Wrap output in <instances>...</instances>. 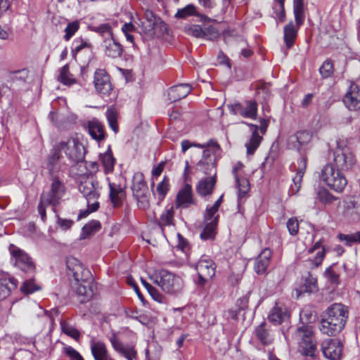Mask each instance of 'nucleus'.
Wrapping results in <instances>:
<instances>
[{
    "label": "nucleus",
    "instance_id": "obj_1",
    "mask_svg": "<svg viewBox=\"0 0 360 360\" xmlns=\"http://www.w3.org/2000/svg\"><path fill=\"white\" fill-rule=\"evenodd\" d=\"M51 181L50 191L41 195L38 205V212L44 222L46 219V207L52 206L53 211L56 212V207L60 203L65 192L64 184L59 180L58 176L51 177Z\"/></svg>",
    "mask_w": 360,
    "mask_h": 360
},
{
    "label": "nucleus",
    "instance_id": "obj_2",
    "mask_svg": "<svg viewBox=\"0 0 360 360\" xmlns=\"http://www.w3.org/2000/svg\"><path fill=\"white\" fill-rule=\"evenodd\" d=\"M294 335L297 341L301 354L306 356L315 358L318 350L313 327L307 325L297 328Z\"/></svg>",
    "mask_w": 360,
    "mask_h": 360
},
{
    "label": "nucleus",
    "instance_id": "obj_3",
    "mask_svg": "<svg viewBox=\"0 0 360 360\" xmlns=\"http://www.w3.org/2000/svg\"><path fill=\"white\" fill-rule=\"evenodd\" d=\"M155 277V283L167 294L177 295L183 290L184 281L178 275L161 269L156 272Z\"/></svg>",
    "mask_w": 360,
    "mask_h": 360
},
{
    "label": "nucleus",
    "instance_id": "obj_4",
    "mask_svg": "<svg viewBox=\"0 0 360 360\" xmlns=\"http://www.w3.org/2000/svg\"><path fill=\"white\" fill-rule=\"evenodd\" d=\"M220 146L211 139L207 142V148L203 150L202 159L198 163V169L206 175L216 174V162L220 153Z\"/></svg>",
    "mask_w": 360,
    "mask_h": 360
},
{
    "label": "nucleus",
    "instance_id": "obj_5",
    "mask_svg": "<svg viewBox=\"0 0 360 360\" xmlns=\"http://www.w3.org/2000/svg\"><path fill=\"white\" fill-rule=\"evenodd\" d=\"M340 170L332 164L326 165L321 169V179L332 190L341 193L347 184V180Z\"/></svg>",
    "mask_w": 360,
    "mask_h": 360
},
{
    "label": "nucleus",
    "instance_id": "obj_6",
    "mask_svg": "<svg viewBox=\"0 0 360 360\" xmlns=\"http://www.w3.org/2000/svg\"><path fill=\"white\" fill-rule=\"evenodd\" d=\"M60 153L63 151L67 158L72 162H82L85 158V148L77 136L70 137L55 144Z\"/></svg>",
    "mask_w": 360,
    "mask_h": 360
},
{
    "label": "nucleus",
    "instance_id": "obj_7",
    "mask_svg": "<svg viewBox=\"0 0 360 360\" xmlns=\"http://www.w3.org/2000/svg\"><path fill=\"white\" fill-rule=\"evenodd\" d=\"M333 165L338 170L349 172L355 167L356 159L349 147L342 146L338 143V146L333 152Z\"/></svg>",
    "mask_w": 360,
    "mask_h": 360
},
{
    "label": "nucleus",
    "instance_id": "obj_8",
    "mask_svg": "<svg viewBox=\"0 0 360 360\" xmlns=\"http://www.w3.org/2000/svg\"><path fill=\"white\" fill-rule=\"evenodd\" d=\"M131 190L139 208L147 210L150 207V194L144 176L141 172L134 174Z\"/></svg>",
    "mask_w": 360,
    "mask_h": 360
},
{
    "label": "nucleus",
    "instance_id": "obj_9",
    "mask_svg": "<svg viewBox=\"0 0 360 360\" xmlns=\"http://www.w3.org/2000/svg\"><path fill=\"white\" fill-rule=\"evenodd\" d=\"M79 190L86 198L87 207H89L90 211H96L99 207L98 199L100 195L98 182L92 179H87L81 182Z\"/></svg>",
    "mask_w": 360,
    "mask_h": 360
},
{
    "label": "nucleus",
    "instance_id": "obj_10",
    "mask_svg": "<svg viewBox=\"0 0 360 360\" xmlns=\"http://www.w3.org/2000/svg\"><path fill=\"white\" fill-rule=\"evenodd\" d=\"M9 252L12 256L11 262L15 266L25 272L34 271L35 265L32 258L24 250L11 245Z\"/></svg>",
    "mask_w": 360,
    "mask_h": 360
},
{
    "label": "nucleus",
    "instance_id": "obj_11",
    "mask_svg": "<svg viewBox=\"0 0 360 360\" xmlns=\"http://www.w3.org/2000/svg\"><path fill=\"white\" fill-rule=\"evenodd\" d=\"M195 269L198 274L197 283L204 286L215 275L216 265L207 256H202L195 264Z\"/></svg>",
    "mask_w": 360,
    "mask_h": 360
},
{
    "label": "nucleus",
    "instance_id": "obj_12",
    "mask_svg": "<svg viewBox=\"0 0 360 360\" xmlns=\"http://www.w3.org/2000/svg\"><path fill=\"white\" fill-rule=\"evenodd\" d=\"M66 266L68 274L72 275L76 282H86L91 279L90 271L82 265L75 257L70 256L66 258Z\"/></svg>",
    "mask_w": 360,
    "mask_h": 360
},
{
    "label": "nucleus",
    "instance_id": "obj_13",
    "mask_svg": "<svg viewBox=\"0 0 360 360\" xmlns=\"http://www.w3.org/2000/svg\"><path fill=\"white\" fill-rule=\"evenodd\" d=\"M323 314L343 330L348 319L347 307L340 303L333 304Z\"/></svg>",
    "mask_w": 360,
    "mask_h": 360
},
{
    "label": "nucleus",
    "instance_id": "obj_14",
    "mask_svg": "<svg viewBox=\"0 0 360 360\" xmlns=\"http://www.w3.org/2000/svg\"><path fill=\"white\" fill-rule=\"evenodd\" d=\"M140 27L141 32L150 37L155 34L157 28H160V30L167 29V25L150 11L145 12Z\"/></svg>",
    "mask_w": 360,
    "mask_h": 360
},
{
    "label": "nucleus",
    "instance_id": "obj_15",
    "mask_svg": "<svg viewBox=\"0 0 360 360\" xmlns=\"http://www.w3.org/2000/svg\"><path fill=\"white\" fill-rule=\"evenodd\" d=\"M231 113L235 115H240L243 117L255 120L257 115V103L256 101L250 100L245 103H236L229 105Z\"/></svg>",
    "mask_w": 360,
    "mask_h": 360
},
{
    "label": "nucleus",
    "instance_id": "obj_16",
    "mask_svg": "<svg viewBox=\"0 0 360 360\" xmlns=\"http://www.w3.org/2000/svg\"><path fill=\"white\" fill-rule=\"evenodd\" d=\"M94 84L96 92L103 97L109 96L112 89L110 76L103 69H97L95 71Z\"/></svg>",
    "mask_w": 360,
    "mask_h": 360
},
{
    "label": "nucleus",
    "instance_id": "obj_17",
    "mask_svg": "<svg viewBox=\"0 0 360 360\" xmlns=\"http://www.w3.org/2000/svg\"><path fill=\"white\" fill-rule=\"evenodd\" d=\"M342 348V342L336 339H327L321 344V350L324 356L330 360L340 359Z\"/></svg>",
    "mask_w": 360,
    "mask_h": 360
},
{
    "label": "nucleus",
    "instance_id": "obj_18",
    "mask_svg": "<svg viewBox=\"0 0 360 360\" xmlns=\"http://www.w3.org/2000/svg\"><path fill=\"white\" fill-rule=\"evenodd\" d=\"M61 153L56 145L53 146L46 160V169L51 177L58 176V173L64 167L61 162Z\"/></svg>",
    "mask_w": 360,
    "mask_h": 360
},
{
    "label": "nucleus",
    "instance_id": "obj_19",
    "mask_svg": "<svg viewBox=\"0 0 360 360\" xmlns=\"http://www.w3.org/2000/svg\"><path fill=\"white\" fill-rule=\"evenodd\" d=\"M290 316V311L284 304L276 302L269 311L267 318L269 322L277 326L288 321Z\"/></svg>",
    "mask_w": 360,
    "mask_h": 360
},
{
    "label": "nucleus",
    "instance_id": "obj_20",
    "mask_svg": "<svg viewBox=\"0 0 360 360\" xmlns=\"http://www.w3.org/2000/svg\"><path fill=\"white\" fill-rule=\"evenodd\" d=\"M343 216L349 222L360 221V197L344 202Z\"/></svg>",
    "mask_w": 360,
    "mask_h": 360
},
{
    "label": "nucleus",
    "instance_id": "obj_21",
    "mask_svg": "<svg viewBox=\"0 0 360 360\" xmlns=\"http://www.w3.org/2000/svg\"><path fill=\"white\" fill-rule=\"evenodd\" d=\"M192 205H195L192 187L190 184H185L176 195L175 207L185 209Z\"/></svg>",
    "mask_w": 360,
    "mask_h": 360
},
{
    "label": "nucleus",
    "instance_id": "obj_22",
    "mask_svg": "<svg viewBox=\"0 0 360 360\" xmlns=\"http://www.w3.org/2000/svg\"><path fill=\"white\" fill-rule=\"evenodd\" d=\"M343 102L350 110L360 109V88L354 83H352L347 91Z\"/></svg>",
    "mask_w": 360,
    "mask_h": 360
},
{
    "label": "nucleus",
    "instance_id": "obj_23",
    "mask_svg": "<svg viewBox=\"0 0 360 360\" xmlns=\"http://www.w3.org/2000/svg\"><path fill=\"white\" fill-rule=\"evenodd\" d=\"M271 255V250L265 248L255 259L254 270L257 274L262 275L266 272Z\"/></svg>",
    "mask_w": 360,
    "mask_h": 360
},
{
    "label": "nucleus",
    "instance_id": "obj_24",
    "mask_svg": "<svg viewBox=\"0 0 360 360\" xmlns=\"http://www.w3.org/2000/svg\"><path fill=\"white\" fill-rule=\"evenodd\" d=\"M105 56L116 58L121 56L122 53V45L116 41L114 37L105 38L102 44Z\"/></svg>",
    "mask_w": 360,
    "mask_h": 360
},
{
    "label": "nucleus",
    "instance_id": "obj_25",
    "mask_svg": "<svg viewBox=\"0 0 360 360\" xmlns=\"http://www.w3.org/2000/svg\"><path fill=\"white\" fill-rule=\"evenodd\" d=\"M17 281L8 274L1 271L0 276V301L6 299L12 289L17 288Z\"/></svg>",
    "mask_w": 360,
    "mask_h": 360
},
{
    "label": "nucleus",
    "instance_id": "obj_26",
    "mask_svg": "<svg viewBox=\"0 0 360 360\" xmlns=\"http://www.w3.org/2000/svg\"><path fill=\"white\" fill-rule=\"evenodd\" d=\"M243 123L248 125L250 128V130L252 131V135L245 143L247 154L248 155H252L255 153V150L260 145V143L262 140V136L258 134L259 127L257 125L253 124H248L245 122Z\"/></svg>",
    "mask_w": 360,
    "mask_h": 360
},
{
    "label": "nucleus",
    "instance_id": "obj_27",
    "mask_svg": "<svg viewBox=\"0 0 360 360\" xmlns=\"http://www.w3.org/2000/svg\"><path fill=\"white\" fill-rule=\"evenodd\" d=\"M86 127L91 137L100 142L105 139V133L102 123L96 118L87 122Z\"/></svg>",
    "mask_w": 360,
    "mask_h": 360
},
{
    "label": "nucleus",
    "instance_id": "obj_28",
    "mask_svg": "<svg viewBox=\"0 0 360 360\" xmlns=\"http://www.w3.org/2000/svg\"><path fill=\"white\" fill-rule=\"evenodd\" d=\"M257 339L263 345H270L274 340V334L266 322L261 323L255 330Z\"/></svg>",
    "mask_w": 360,
    "mask_h": 360
},
{
    "label": "nucleus",
    "instance_id": "obj_29",
    "mask_svg": "<svg viewBox=\"0 0 360 360\" xmlns=\"http://www.w3.org/2000/svg\"><path fill=\"white\" fill-rule=\"evenodd\" d=\"M297 171L295 176L292 179L293 184L290 188V191L292 194H296L301 187V182L307 166V159L304 157L300 158L297 160Z\"/></svg>",
    "mask_w": 360,
    "mask_h": 360
},
{
    "label": "nucleus",
    "instance_id": "obj_30",
    "mask_svg": "<svg viewBox=\"0 0 360 360\" xmlns=\"http://www.w3.org/2000/svg\"><path fill=\"white\" fill-rule=\"evenodd\" d=\"M90 347L94 360H103L110 357L105 344L102 341H96L94 339H91Z\"/></svg>",
    "mask_w": 360,
    "mask_h": 360
},
{
    "label": "nucleus",
    "instance_id": "obj_31",
    "mask_svg": "<svg viewBox=\"0 0 360 360\" xmlns=\"http://www.w3.org/2000/svg\"><path fill=\"white\" fill-rule=\"evenodd\" d=\"M216 184V174L212 172V176L200 180L197 186L196 191L201 196H206L212 194Z\"/></svg>",
    "mask_w": 360,
    "mask_h": 360
},
{
    "label": "nucleus",
    "instance_id": "obj_32",
    "mask_svg": "<svg viewBox=\"0 0 360 360\" xmlns=\"http://www.w3.org/2000/svg\"><path fill=\"white\" fill-rule=\"evenodd\" d=\"M191 91V87L187 84H180L171 87L168 91L169 99L175 102L185 98Z\"/></svg>",
    "mask_w": 360,
    "mask_h": 360
},
{
    "label": "nucleus",
    "instance_id": "obj_33",
    "mask_svg": "<svg viewBox=\"0 0 360 360\" xmlns=\"http://www.w3.org/2000/svg\"><path fill=\"white\" fill-rule=\"evenodd\" d=\"M319 328L322 334L327 335L328 336H335L342 330V329L339 328L337 325H335L334 323L330 321L323 314H322Z\"/></svg>",
    "mask_w": 360,
    "mask_h": 360
},
{
    "label": "nucleus",
    "instance_id": "obj_34",
    "mask_svg": "<svg viewBox=\"0 0 360 360\" xmlns=\"http://www.w3.org/2000/svg\"><path fill=\"white\" fill-rule=\"evenodd\" d=\"M199 16L203 22H210L212 20L205 15H200L196 11V7L193 4H188L185 7L180 8L175 14V18L179 19H186L190 16Z\"/></svg>",
    "mask_w": 360,
    "mask_h": 360
},
{
    "label": "nucleus",
    "instance_id": "obj_35",
    "mask_svg": "<svg viewBox=\"0 0 360 360\" xmlns=\"http://www.w3.org/2000/svg\"><path fill=\"white\" fill-rule=\"evenodd\" d=\"M99 160L103 167L105 174L113 172L116 159L113 157L110 146H108V149L105 153L100 154Z\"/></svg>",
    "mask_w": 360,
    "mask_h": 360
},
{
    "label": "nucleus",
    "instance_id": "obj_36",
    "mask_svg": "<svg viewBox=\"0 0 360 360\" xmlns=\"http://www.w3.org/2000/svg\"><path fill=\"white\" fill-rule=\"evenodd\" d=\"M298 27H295L292 21L288 22L283 29V39L286 47L290 49L294 44L295 40L297 35Z\"/></svg>",
    "mask_w": 360,
    "mask_h": 360
},
{
    "label": "nucleus",
    "instance_id": "obj_37",
    "mask_svg": "<svg viewBox=\"0 0 360 360\" xmlns=\"http://www.w3.org/2000/svg\"><path fill=\"white\" fill-rule=\"evenodd\" d=\"M109 188L110 198L113 206H120L124 196V189L120 186L110 182L109 183Z\"/></svg>",
    "mask_w": 360,
    "mask_h": 360
},
{
    "label": "nucleus",
    "instance_id": "obj_38",
    "mask_svg": "<svg viewBox=\"0 0 360 360\" xmlns=\"http://www.w3.org/2000/svg\"><path fill=\"white\" fill-rule=\"evenodd\" d=\"M250 292H248L246 295L239 298L236 302L238 310H231L229 314L232 319H238L240 316H244V313H241L248 309Z\"/></svg>",
    "mask_w": 360,
    "mask_h": 360
},
{
    "label": "nucleus",
    "instance_id": "obj_39",
    "mask_svg": "<svg viewBox=\"0 0 360 360\" xmlns=\"http://www.w3.org/2000/svg\"><path fill=\"white\" fill-rule=\"evenodd\" d=\"M315 251H317L316 252V256L311 262L314 266L317 267L322 263L326 254L325 248L322 246L321 240L316 242L314 246L309 250L310 253Z\"/></svg>",
    "mask_w": 360,
    "mask_h": 360
},
{
    "label": "nucleus",
    "instance_id": "obj_40",
    "mask_svg": "<svg viewBox=\"0 0 360 360\" xmlns=\"http://www.w3.org/2000/svg\"><path fill=\"white\" fill-rule=\"evenodd\" d=\"M101 223L97 220H92L85 224L82 229L80 235V239H86L89 236L94 235L95 233L98 232L101 229Z\"/></svg>",
    "mask_w": 360,
    "mask_h": 360
},
{
    "label": "nucleus",
    "instance_id": "obj_41",
    "mask_svg": "<svg viewBox=\"0 0 360 360\" xmlns=\"http://www.w3.org/2000/svg\"><path fill=\"white\" fill-rule=\"evenodd\" d=\"M293 13L297 27H300L304 21L303 0H293Z\"/></svg>",
    "mask_w": 360,
    "mask_h": 360
},
{
    "label": "nucleus",
    "instance_id": "obj_42",
    "mask_svg": "<svg viewBox=\"0 0 360 360\" xmlns=\"http://www.w3.org/2000/svg\"><path fill=\"white\" fill-rule=\"evenodd\" d=\"M174 207L166 209L161 214L158 225L161 228L162 231H164L165 226L174 225Z\"/></svg>",
    "mask_w": 360,
    "mask_h": 360
},
{
    "label": "nucleus",
    "instance_id": "obj_43",
    "mask_svg": "<svg viewBox=\"0 0 360 360\" xmlns=\"http://www.w3.org/2000/svg\"><path fill=\"white\" fill-rule=\"evenodd\" d=\"M58 79L64 85H71L76 83V79L69 71L68 65H65L60 68Z\"/></svg>",
    "mask_w": 360,
    "mask_h": 360
},
{
    "label": "nucleus",
    "instance_id": "obj_44",
    "mask_svg": "<svg viewBox=\"0 0 360 360\" xmlns=\"http://www.w3.org/2000/svg\"><path fill=\"white\" fill-rule=\"evenodd\" d=\"M317 290V280L311 274L305 278L303 285L301 286V292L312 293Z\"/></svg>",
    "mask_w": 360,
    "mask_h": 360
},
{
    "label": "nucleus",
    "instance_id": "obj_45",
    "mask_svg": "<svg viewBox=\"0 0 360 360\" xmlns=\"http://www.w3.org/2000/svg\"><path fill=\"white\" fill-rule=\"evenodd\" d=\"M61 330L66 335L73 338L75 340H78L80 338V332L72 325L69 323L61 321L60 322Z\"/></svg>",
    "mask_w": 360,
    "mask_h": 360
},
{
    "label": "nucleus",
    "instance_id": "obj_46",
    "mask_svg": "<svg viewBox=\"0 0 360 360\" xmlns=\"http://www.w3.org/2000/svg\"><path fill=\"white\" fill-rule=\"evenodd\" d=\"M238 188V198L241 200L245 198L250 189L249 181L245 178L237 177L235 179Z\"/></svg>",
    "mask_w": 360,
    "mask_h": 360
},
{
    "label": "nucleus",
    "instance_id": "obj_47",
    "mask_svg": "<svg viewBox=\"0 0 360 360\" xmlns=\"http://www.w3.org/2000/svg\"><path fill=\"white\" fill-rule=\"evenodd\" d=\"M217 225L214 223L209 222L205 224L202 232L200 233V238L204 240H213L216 234V228Z\"/></svg>",
    "mask_w": 360,
    "mask_h": 360
},
{
    "label": "nucleus",
    "instance_id": "obj_48",
    "mask_svg": "<svg viewBox=\"0 0 360 360\" xmlns=\"http://www.w3.org/2000/svg\"><path fill=\"white\" fill-rule=\"evenodd\" d=\"M217 212L218 210L213 207L212 206L207 205L204 214L205 224H209V222H212L214 223L215 225H217L219 219V214Z\"/></svg>",
    "mask_w": 360,
    "mask_h": 360
},
{
    "label": "nucleus",
    "instance_id": "obj_49",
    "mask_svg": "<svg viewBox=\"0 0 360 360\" xmlns=\"http://www.w3.org/2000/svg\"><path fill=\"white\" fill-rule=\"evenodd\" d=\"M311 139V134L307 131L297 132L290 138V141H296L299 146L308 143Z\"/></svg>",
    "mask_w": 360,
    "mask_h": 360
},
{
    "label": "nucleus",
    "instance_id": "obj_50",
    "mask_svg": "<svg viewBox=\"0 0 360 360\" xmlns=\"http://www.w3.org/2000/svg\"><path fill=\"white\" fill-rule=\"evenodd\" d=\"M93 30L105 38L113 37L112 26L110 23H103L94 27Z\"/></svg>",
    "mask_w": 360,
    "mask_h": 360
},
{
    "label": "nucleus",
    "instance_id": "obj_51",
    "mask_svg": "<svg viewBox=\"0 0 360 360\" xmlns=\"http://www.w3.org/2000/svg\"><path fill=\"white\" fill-rule=\"evenodd\" d=\"M169 188V179L164 176L161 182L158 184L156 191L158 194L160 200H163Z\"/></svg>",
    "mask_w": 360,
    "mask_h": 360
},
{
    "label": "nucleus",
    "instance_id": "obj_52",
    "mask_svg": "<svg viewBox=\"0 0 360 360\" xmlns=\"http://www.w3.org/2000/svg\"><path fill=\"white\" fill-rule=\"evenodd\" d=\"M359 231L351 234L340 233L338 238L341 241H344L346 245L351 246L354 243H359Z\"/></svg>",
    "mask_w": 360,
    "mask_h": 360
},
{
    "label": "nucleus",
    "instance_id": "obj_53",
    "mask_svg": "<svg viewBox=\"0 0 360 360\" xmlns=\"http://www.w3.org/2000/svg\"><path fill=\"white\" fill-rule=\"evenodd\" d=\"M277 4L274 5L273 9L276 18L281 22L285 20V13L284 9V3L285 0H275Z\"/></svg>",
    "mask_w": 360,
    "mask_h": 360
},
{
    "label": "nucleus",
    "instance_id": "obj_54",
    "mask_svg": "<svg viewBox=\"0 0 360 360\" xmlns=\"http://www.w3.org/2000/svg\"><path fill=\"white\" fill-rule=\"evenodd\" d=\"M90 46L91 45L87 42L86 40L83 39L82 38H76L72 43V55L75 56L82 49L84 48H89Z\"/></svg>",
    "mask_w": 360,
    "mask_h": 360
},
{
    "label": "nucleus",
    "instance_id": "obj_55",
    "mask_svg": "<svg viewBox=\"0 0 360 360\" xmlns=\"http://www.w3.org/2000/svg\"><path fill=\"white\" fill-rule=\"evenodd\" d=\"M79 28V24L77 21L69 22L65 29V34L64 39L69 41L70 38L76 33Z\"/></svg>",
    "mask_w": 360,
    "mask_h": 360
},
{
    "label": "nucleus",
    "instance_id": "obj_56",
    "mask_svg": "<svg viewBox=\"0 0 360 360\" xmlns=\"http://www.w3.org/2000/svg\"><path fill=\"white\" fill-rule=\"evenodd\" d=\"M319 72L323 78H328L333 73V65L330 60H327L323 62L319 68Z\"/></svg>",
    "mask_w": 360,
    "mask_h": 360
},
{
    "label": "nucleus",
    "instance_id": "obj_57",
    "mask_svg": "<svg viewBox=\"0 0 360 360\" xmlns=\"http://www.w3.org/2000/svg\"><path fill=\"white\" fill-rule=\"evenodd\" d=\"M39 289L38 285L34 283V281L33 279H29L25 281L21 287L20 290L22 292L30 294L33 293L34 292L37 291Z\"/></svg>",
    "mask_w": 360,
    "mask_h": 360
},
{
    "label": "nucleus",
    "instance_id": "obj_58",
    "mask_svg": "<svg viewBox=\"0 0 360 360\" xmlns=\"http://www.w3.org/2000/svg\"><path fill=\"white\" fill-rule=\"evenodd\" d=\"M106 117L109 127L115 133H117L118 131V124L117 122L116 112L112 110H108L106 112Z\"/></svg>",
    "mask_w": 360,
    "mask_h": 360
},
{
    "label": "nucleus",
    "instance_id": "obj_59",
    "mask_svg": "<svg viewBox=\"0 0 360 360\" xmlns=\"http://www.w3.org/2000/svg\"><path fill=\"white\" fill-rule=\"evenodd\" d=\"M324 276L330 284L338 285L340 283L339 275L333 270L331 266L326 269Z\"/></svg>",
    "mask_w": 360,
    "mask_h": 360
},
{
    "label": "nucleus",
    "instance_id": "obj_60",
    "mask_svg": "<svg viewBox=\"0 0 360 360\" xmlns=\"http://www.w3.org/2000/svg\"><path fill=\"white\" fill-rule=\"evenodd\" d=\"M186 32L188 35H191L198 39H203V37H205V32H203V29L199 25H193L190 26L186 30Z\"/></svg>",
    "mask_w": 360,
    "mask_h": 360
},
{
    "label": "nucleus",
    "instance_id": "obj_61",
    "mask_svg": "<svg viewBox=\"0 0 360 360\" xmlns=\"http://www.w3.org/2000/svg\"><path fill=\"white\" fill-rule=\"evenodd\" d=\"M203 32H205L203 39L207 40H214L218 38L219 33L217 28L213 26H208L203 29Z\"/></svg>",
    "mask_w": 360,
    "mask_h": 360
},
{
    "label": "nucleus",
    "instance_id": "obj_62",
    "mask_svg": "<svg viewBox=\"0 0 360 360\" xmlns=\"http://www.w3.org/2000/svg\"><path fill=\"white\" fill-rule=\"evenodd\" d=\"M64 353L70 360H84L82 356L72 347L66 346L63 348Z\"/></svg>",
    "mask_w": 360,
    "mask_h": 360
},
{
    "label": "nucleus",
    "instance_id": "obj_63",
    "mask_svg": "<svg viewBox=\"0 0 360 360\" xmlns=\"http://www.w3.org/2000/svg\"><path fill=\"white\" fill-rule=\"evenodd\" d=\"M318 198L320 201L325 204H330L335 200V198L326 190L319 191Z\"/></svg>",
    "mask_w": 360,
    "mask_h": 360
},
{
    "label": "nucleus",
    "instance_id": "obj_64",
    "mask_svg": "<svg viewBox=\"0 0 360 360\" xmlns=\"http://www.w3.org/2000/svg\"><path fill=\"white\" fill-rule=\"evenodd\" d=\"M109 340L112 345V348L119 354H121L126 347L120 342L115 333L110 336Z\"/></svg>",
    "mask_w": 360,
    "mask_h": 360
}]
</instances>
